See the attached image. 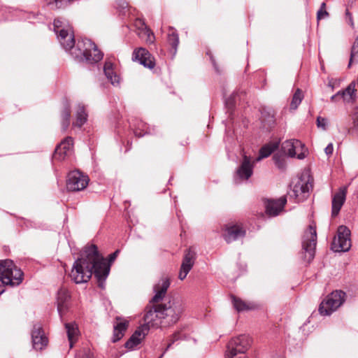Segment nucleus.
Instances as JSON below:
<instances>
[{"label":"nucleus","mask_w":358,"mask_h":358,"mask_svg":"<svg viewBox=\"0 0 358 358\" xmlns=\"http://www.w3.org/2000/svg\"><path fill=\"white\" fill-rule=\"evenodd\" d=\"M120 250H117L108 257V264L106 263L99 254L95 245L85 247L80 257L73 263L70 277L76 284L87 282L94 273L99 287L103 289L104 282L110 272V264L117 257Z\"/></svg>","instance_id":"nucleus-1"},{"label":"nucleus","mask_w":358,"mask_h":358,"mask_svg":"<svg viewBox=\"0 0 358 358\" xmlns=\"http://www.w3.org/2000/svg\"><path fill=\"white\" fill-rule=\"evenodd\" d=\"M53 26L61 45L78 61L92 64L103 58V54L90 39L83 38L78 41L75 47L73 31L66 20L55 19Z\"/></svg>","instance_id":"nucleus-2"},{"label":"nucleus","mask_w":358,"mask_h":358,"mask_svg":"<svg viewBox=\"0 0 358 358\" xmlns=\"http://www.w3.org/2000/svg\"><path fill=\"white\" fill-rule=\"evenodd\" d=\"M22 280V271L12 260H0V280L4 285L17 286Z\"/></svg>","instance_id":"nucleus-3"},{"label":"nucleus","mask_w":358,"mask_h":358,"mask_svg":"<svg viewBox=\"0 0 358 358\" xmlns=\"http://www.w3.org/2000/svg\"><path fill=\"white\" fill-rule=\"evenodd\" d=\"M164 317V325L176 323L184 310L182 302L176 299H170L167 302L159 305Z\"/></svg>","instance_id":"nucleus-4"},{"label":"nucleus","mask_w":358,"mask_h":358,"mask_svg":"<svg viewBox=\"0 0 358 358\" xmlns=\"http://www.w3.org/2000/svg\"><path fill=\"white\" fill-rule=\"evenodd\" d=\"M250 344V338L245 334L231 338L227 345L226 358H246Z\"/></svg>","instance_id":"nucleus-5"},{"label":"nucleus","mask_w":358,"mask_h":358,"mask_svg":"<svg viewBox=\"0 0 358 358\" xmlns=\"http://www.w3.org/2000/svg\"><path fill=\"white\" fill-rule=\"evenodd\" d=\"M316 244V227L313 224H310L302 236L303 258L308 264L315 257Z\"/></svg>","instance_id":"nucleus-6"},{"label":"nucleus","mask_w":358,"mask_h":358,"mask_svg":"<svg viewBox=\"0 0 358 358\" xmlns=\"http://www.w3.org/2000/svg\"><path fill=\"white\" fill-rule=\"evenodd\" d=\"M345 300L344 292L341 290L332 292L321 302L319 312L322 315H330L344 303Z\"/></svg>","instance_id":"nucleus-7"},{"label":"nucleus","mask_w":358,"mask_h":358,"mask_svg":"<svg viewBox=\"0 0 358 358\" xmlns=\"http://www.w3.org/2000/svg\"><path fill=\"white\" fill-rule=\"evenodd\" d=\"M351 248L350 231L343 225L340 226L337 231V237H334L331 249L336 252H347Z\"/></svg>","instance_id":"nucleus-8"},{"label":"nucleus","mask_w":358,"mask_h":358,"mask_svg":"<svg viewBox=\"0 0 358 358\" xmlns=\"http://www.w3.org/2000/svg\"><path fill=\"white\" fill-rule=\"evenodd\" d=\"M281 148L284 155L289 157L303 159L307 155V149L305 145L296 139L285 141L282 143Z\"/></svg>","instance_id":"nucleus-9"},{"label":"nucleus","mask_w":358,"mask_h":358,"mask_svg":"<svg viewBox=\"0 0 358 358\" xmlns=\"http://www.w3.org/2000/svg\"><path fill=\"white\" fill-rule=\"evenodd\" d=\"M90 179L87 175L76 170L71 171L68 175L66 180V188L69 191L78 192L86 188Z\"/></svg>","instance_id":"nucleus-10"},{"label":"nucleus","mask_w":358,"mask_h":358,"mask_svg":"<svg viewBox=\"0 0 358 358\" xmlns=\"http://www.w3.org/2000/svg\"><path fill=\"white\" fill-rule=\"evenodd\" d=\"M312 187L313 185L309 179L300 178L294 184L289 195L291 197H294L297 202L303 201L308 198Z\"/></svg>","instance_id":"nucleus-11"},{"label":"nucleus","mask_w":358,"mask_h":358,"mask_svg":"<svg viewBox=\"0 0 358 358\" xmlns=\"http://www.w3.org/2000/svg\"><path fill=\"white\" fill-rule=\"evenodd\" d=\"M256 161L252 162L251 158L245 155L243 157V160L237 169L234 175V181L236 183H241L244 180H248L253 173L254 164Z\"/></svg>","instance_id":"nucleus-12"},{"label":"nucleus","mask_w":358,"mask_h":358,"mask_svg":"<svg viewBox=\"0 0 358 358\" xmlns=\"http://www.w3.org/2000/svg\"><path fill=\"white\" fill-rule=\"evenodd\" d=\"M162 313L159 305L152 307H148L146 308L145 314L144 315L145 324L143 326L148 327H158L160 325H164V317H162Z\"/></svg>","instance_id":"nucleus-13"},{"label":"nucleus","mask_w":358,"mask_h":358,"mask_svg":"<svg viewBox=\"0 0 358 358\" xmlns=\"http://www.w3.org/2000/svg\"><path fill=\"white\" fill-rule=\"evenodd\" d=\"M196 257V253L193 248H189L185 251L178 275L180 280H182L186 278L187 275L191 271L194 264Z\"/></svg>","instance_id":"nucleus-14"},{"label":"nucleus","mask_w":358,"mask_h":358,"mask_svg":"<svg viewBox=\"0 0 358 358\" xmlns=\"http://www.w3.org/2000/svg\"><path fill=\"white\" fill-rule=\"evenodd\" d=\"M31 340L33 348L36 350H41L47 346L48 339L41 324L36 323L34 324L31 331Z\"/></svg>","instance_id":"nucleus-15"},{"label":"nucleus","mask_w":358,"mask_h":358,"mask_svg":"<svg viewBox=\"0 0 358 358\" xmlns=\"http://www.w3.org/2000/svg\"><path fill=\"white\" fill-rule=\"evenodd\" d=\"M132 59L150 69H153L155 65L154 57L146 49L143 48L134 51Z\"/></svg>","instance_id":"nucleus-16"},{"label":"nucleus","mask_w":358,"mask_h":358,"mask_svg":"<svg viewBox=\"0 0 358 358\" xmlns=\"http://www.w3.org/2000/svg\"><path fill=\"white\" fill-rule=\"evenodd\" d=\"M245 230L239 224H229L226 226L223 236L227 243H230L243 238Z\"/></svg>","instance_id":"nucleus-17"},{"label":"nucleus","mask_w":358,"mask_h":358,"mask_svg":"<svg viewBox=\"0 0 358 358\" xmlns=\"http://www.w3.org/2000/svg\"><path fill=\"white\" fill-rule=\"evenodd\" d=\"M347 195V187H341L333 196L331 202V215L336 217L344 204Z\"/></svg>","instance_id":"nucleus-18"},{"label":"nucleus","mask_w":358,"mask_h":358,"mask_svg":"<svg viewBox=\"0 0 358 358\" xmlns=\"http://www.w3.org/2000/svg\"><path fill=\"white\" fill-rule=\"evenodd\" d=\"M287 203L285 196H282L277 200H268L266 203V213L269 216L278 215L284 208Z\"/></svg>","instance_id":"nucleus-19"},{"label":"nucleus","mask_w":358,"mask_h":358,"mask_svg":"<svg viewBox=\"0 0 358 358\" xmlns=\"http://www.w3.org/2000/svg\"><path fill=\"white\" fill-rule=\"evenodd\" d=\"M73 148V138L71 137L66 138L62 143L57 145L54 153V158L58 160H62L66 156L71 152Z\"/></svg>","instance_id":"nucleus-20"},{"label":"nucleus","mask_w":358,"mask_h":358,"mask_svg":"<svg viewBox=\"0 0 358 358\" xmlns=\"http://www.w3.org/2000/svg\"><path fill=\"white\" fill-rule=\"evenodd\" d=\"M148 333V327L146 326H141L126 342L124 345L125 348L129 350H133L136 346L140 344L141 341L144 338Z\"/></svg>","instance_id":"nucleus-21"},{"label":"nucleus","mask_w":358,"mask_h":358,"mask_svg":"<svg viewBox=\"0 0 358 358\" xmlns=\"http://www.w3.org/2000/svg\"><path fill=\"white\" fill-rule=\"evenodd\" d=\"M170 285V281L167 278H162L157 284L154 286L155 295L151 299V302L157 303L163 299L168 288Z\"/></svg>","instance_id":"nucleus-22"},{"label":"nucleus","mask_w":358,"mask_h":358,"mask_svg":"<svg viewBox=\"0 0 358 358\" xmlns=\"http://www.w3.org/2000/svg\"><path fill=\"white\" fill-rule=\"evenodd\" d=\"M70 295L69 291L64 288H61L57 292V310L61 317L67 311L69 308V300Z\"/></svg>","instance_id":"nucleus-23"},{"label":"nucleus","mask_w":358,"mask_h":358,"mask_svg":"<svg viewBox=\"0 0 358 358\" xmlns=\"http://www.w3.org/2000/svg\"><path fill=\"white\" fill-rule=\"evenodd\" d=\"M129 322L123 318L117 317L116 322L114 324L113 342L115 343L120 341L124 335L128 327Z\"/></svg>","instance_id":"nucleus-24"},{"label":"nucleus","mask_w":358,"mask_h":358,"mask_svg":"<svg viewBox=\"0 0 358 358\" xmlns=\"http://www.w3.org/2000/svg\"><path fill=\"white\" fill-rule=\"evenodd\" d=\"M74 109L76 122H74L73 124V126L81 127L87 120L88 115L85 110V106L81 103H78L76 104Z\"/></svg>","instance_id":"nucleus-25"},{"label":"nucleus","mask_w":358,"mask_h":358,"mask_svg":"<svg viewBox=\"0 0 358 358\" xmlns=\"http://www.w3.org/2000/svg\"><path fill=\"white\" fill-rule=\"evenodd\" d=\"M103 71L107 79L114 86L120 84V77L114 70V65L110 61H106Z\"/></svg>","instance_id":"nucleus-26"},{"label":"nucleus","mask_w":358,"mask_h":358,"mask_svg":"<svg viewBox=\"0 0 358 358\" xmlns=\"http://www.w3.org/2000/svg\"><path fill=\"white\" fill-rule=\"evenodd\" d=\"M65 328L67 333L68 339L69 341L70 348L73 347L74 343L78 339L80 331L78 325L75 322H70L65 324Z\"/></svg>","instance_id":"nucleus-27"},{"label":"nucleus","mask_w":358,"mask_h":358,"mask_svg":"<svg viewBox=\"0 0 358 358\" xmlns=\"http://www.w3.org/2000/svg\"><path fill=\"white\" fill-rule=\"evenodd\" d=\"M136 25H141L139 29L141 31L138 33V35L144 38L147 43H153L155 41V36L153 32L145 24V23L141 20H138L136 22Z\"/></svg>","instance_id":"nucleus-28"},{"label":"nucleus","mask_w":358,"mask_h":358,"mask_svg":"<svg viewBox=\"0 0 358 358\" xmlns=\"http://www.w3.org/2000/svg\"><path fill=\"white\" fill-rule=\"evenodd\" d=\"M62 127L65 131L70 124L71 119V106L69 101L65 100L63 103V109L61 113Z\"/></svg>","instance_id":"nucleus-29"},{"label":"nucleus","mask_w":358,"mask_h":358,"mask_svg":"<svg viewBox=\"0 0 358 358\" xmlns=\"http://www.w3.org/2000/svg\"><path fill=\"white\" fill-rule=\"evenodd\" d=\"M355 84L350 83L345 90L341 91V97L346 103H353L356 99Z\"/></svg>","instance_id":"nucleus-30"},{"label":"nucleus","mask_w":358,"mask_h":358,"mask_svg":"<svg viewBox=\"0 0 358 358\" xmlns=\"http://www.w3.org/2000/svg\"><path fill=\"white\" fill-rule=\"evenodd\" d=\"M231 299L234 308L238 312L252 310L255 308V304L253 303L243 301L234 296H232Z\"/></svg>","instance_id":"nucleus-31"},{"label":"nucleus","mask_w":358,"mask_h":358,"mask_svg":"<svg viewBox=\"0 0 358 358\" xmlns=\"http://www.w3.org/2000/svg\"><path fill=\"white\" fill-rule=\"evenodd\" d=\"M279 143H273L264 145L259 150V155L255 159L256 162H259L264 158L268 157L278 147Z\"/></svg>","instance_id":"nucleus-32"},{"label":"nucleus","mask_w":358,"mask_h":358,"mask_svg":"<svg viewBox=\"0 0 358 358\" xmlns=\"http://www.w3.org/2000/svg\"><path fill=\"white\" fill-rule=\"evenodd\" d=\"M167 38L169 44L172 47L173 50V54H176L179 44V37L178 34L174 29H169Z\"/></svg>","instance_id":"nucleus-33"},{"label":"nucleus","mask_w":358,"mask_h":358,"mask_svg":"<svg viewBox=\"0 0 358 358\" xmlns=\"http://www.w3.org/2000/svg\"><path fill=\"white\" fill-rule=\"evenodd\" d=\"M134 133L136 136L141 137L146 134L151 133V131L148 130L147 124L141 121L138 122L137 124H134Z\"/></svg>","instance_id":"nucleus-34"},{"label":"nucleus","mask_w":358,"mask_h":358,"mask_svg":"<svg viewBox=\"0 0 358 358\" xmlns=\"http://www.w3.org/2000/svg\"><path fill=\"white\" fill-rule=\"evenodd\" d=\"M303 98V94L302 91L300 89H297L292 96V99L290 103V108L296 110L301 103Z\"/></svg>","instance_id":"nucleus-35"},{"label":"nucleus","mask_w":358,"mask_h":358,"mask_svg":"<svg viewBox=\"0 0 358 358\" xmlns=\"http://www.w3.org/2000/svg\"><path fill=\"white\" fill-rule=\"evenodd\" d=\"M273 159L275 165L280 170H285L287 166L286 159L284 154L276 153L273 155Z\"/></svg>","instance_id":"nucleus-36"},{"label":"nucleus","mask_w":358,"mask_h":358,"mask_svg":"<svg viewBox=\"0 0 358 358\" xmlns=\"http://www.w3.org/2000/svg\"><path fill=\"white\" fill-rule=\"evenodd\" d=\"M352 63H358V37L352 48L348 67H350Z\"/></svg>","instance_id":"nucleus-37"},{"label":"nucleus","mask_w":358,"mask_h":358,"mask_svg":"<svg viewBox=\"0 0 358 358\" xmlns=\"http://www.w3.org/2000/svg\"><path fill=\"white\" fill-rule=\"evenodd\" d=\"M75 358H94V354L88 348H83L80 350Z\"/></svg>","instance_id":"nucleus-38"},{"label":"nucleus","mask_w":358,"mask_h":358,"mask_svg":"<svg viewBox=\"0 0 358 358\" xmlns=\"http://www.w3.org/2000/svg\"><path fill=\"white\" fill-rule=\"evenodd\" d=\"M45 1L51 9L60 8L64 4V0H45Z\"/></svg>","instance_id":"nucleus-39"},{"label":"nucleus","mask_w":358,"mask_h":358,"mask_svg":"<svg viewBox=\"0 0 358 358\" xmlns=\"http://www.w3.org/2000/svg\"><path fill=\"white\" fill-rule=\"evenodd\" d=\"M329 16V13L326 10V3H322L319 10L317 13V20L319 21L322 19L327 18Z\"/></svg>","instance_id":"nucleus-40"},{"label":"nucleus","mask_w":358,"mask_h":358,"mask_svg":"<svg viewBox=\"0 0 358 358\" xmlns=\"http://www.w3.org/2000/svg\"><path fill=\"white\" fill-rule=\"evenodd\" d=\"M316 124H317V127L319 129H321L323 131H325L327 129L328 120L327 118L322 117L320 116L317 117Z\"/></svg>","instance_id":"nucleus-41"},{"label":"nucleus","mask_w":358,"mask_h":358,"mask_svg":"<svg viewBox=\"0 0 358 358\" xmlns=\"http://www.w3.org/2000/svg\"><path fill=\"white\" fill-rule=\"evenodd\" d=\"M353 127L352 130L358 135V108H355L352 113Z\"/></svg>","instance_id":"nucleus-42"},{"label":"nucleus","mask_w":358,"mask_h":358,"mask_svg":"<svg viewBox=\"0 0 358 358\" xmlns=\"http://www.w3.org/2000/svg\"><path fill=\"white\" fill-rule=\"evenodd\" d=\"M237 94H231L225 101L226 106L229 110H231L235 105Z\"/></svg>","instance_id":"nucleus-43"},{"label":"nucleus","mask_w":358,"mask_h":358,"mask_svg":"<svg viewBox=\"0 0 358 358\" xmlns=\"http://www.w3.org/2000/svg\"><path fill=\"white\" fill-rule=\"evenodd\" d=\"M182 338L181 335H180V331H177V332H175L173 336H172V338H171V342L168 344L166 350H165V352L171 348V346L172 345V344L174 343L175 341L180 339Z\"/></svg>","instance_id":"nucleus-44"},{"label":"nucleus","mask_w":358,"mask_h":358,"mask_svg":"<svg viewBox=\"0 0 358 358\" xmlns=\"http://www.w3.org/2000/svg\"><path fill=\"white\" fill-rule=\"evenodd\" d=\"M345 20L347 23H348L351 27H353L354 22L352 20V16L351 13L349 12L348 9H346L345 11Z\"/></svg>","instance_id":"nucleus-45"},{"label":"nucleus","mask_w":358,"mask_h":358,"mask_svg":"<svg viewBox=\"0 0 358 358\" xmlns=\"http://www.w3.org/2000/svg\"><path fill=\"white\" fill-rule=\"evenodd\" d=\"M334 151V146L331 143L327 145V146L324 149V152L327 155L329 156L333 153Z\"/></svg>","instance_id":"nucleus-46"},{"label":"nucleus","mask_w":358,"mask_h":358,"mask_svg":"<svg viewBox=\"0 0 358 358\" xmlns=\"http://www.w3.org/2000/svg\"><path fill=\"white\" fill-rule=\"evenodd\" d=\"M341 96V91L338 92L336 94L331 96V101H336V99Z\"/></svg>","instance_id":"nucleus-47"},{"label":"nucleus","mask_w":358,"mask_h":358,"mask_svg":"<svg viewBox=\"0 0 358 358\" xmlns=\"http://www.w3.org/2000/svg\"><path fill=\"white\" fill-rule=\"evenodd\" d=\"M5 292V289L3 285H0V295L2 294Z\"/></svg>","instance_id":"nucleus-48"}]
</instances>
